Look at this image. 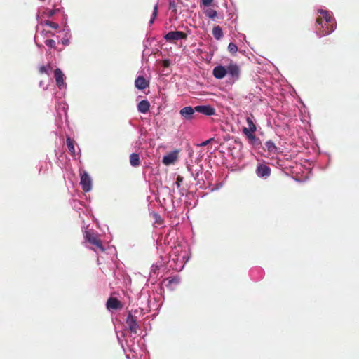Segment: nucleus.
Instances as JSON below:
<instances>
[{
    "mask_svg": "<svg viewBox=\"0 0 359 359\" xmlns=\"http://www.w3.org/2000/svg\"><path fill=\"white\" fill-rule=\"evenodd\" d=\"M319 15L316 18L317 34L325 36L332 33L336 28L334 19L326 11H318Z\"/></svg>",
    "mask_w": 359,
    "mask_h": 359,
    "instance_id": "f257e3e1",
    "label": "nucleus"
},
{
    "mask_svg": "<svg viewBox=\"0 0 359 359\" xmlns=\"http://www.w3.org/2000/svg\"><path fill=\"white\" fill-rule=\"evenodd\" d=\"M85 239L93 245L91 249L95 252H104L105 248L97 235L87 231L85 233Z\"/></svg>",
    "mask_w": 359,
    "mask_h": 359,
    "instance_id": "f03ea898",
    "label": "nucleus"
},
{
    "mask_svg": "<svg viewBox=\"0 0 359 359\" xmlns=\"http://www.w3.org/2000/svg\"><path fill=\"white\" fill-rule=\"evenodd\" d=\"M80 184L81 185L82 189L86 192L90 191L92 188V180L89 175L86 171H82L80 172Z\"/></svg>",
    "mask_w": 359,
    "mask_h": 359,
    "instance_id": "7ed1b4c3",
    "label": "nucleus"
},
{
    "mask_svg": "<svg viewBox=\"0 0 359 359\" xmlns=\"http://www.w3.org/2000/svg\"><path fill=\"white\" fill-rule=\"evenodd\" d=\"M187 37V34L182 31H171L165 36V40L169 42H175L180 39H186Z\"/></svg>",
    "mask_w": 359,
    "mask_h": 359,
    "instance_id": "20e7f679",
    "label": "nucleus"
},
{
    "mask_svg": "<svg viewBox=\"0 0 359 359\" xmlns=\"http://www.w3.org/2000/svg\"><path fill=\"white\" fill-rule=\"evenodd\" d=\"M126 323L131 332L135 334L137 333V330H139V325L137 322L136 317L133 316L131 313H128Z\"/></svg>",
    "mask_w": 359,
    "mask_h": 359,
    "instance_id": "39448f33",
    "label": "nucleus"
},
{
    "mask_svg": "<svg viewBox=\"0 0 359 359\" xmlns=\"http://www.w3.org/2000/svg\"><path fill=\"white\" fill-rule=\"evenodd\" d=\"M195 107H185L180 109V114L186 120L191 121L194 118Z\"/></svg>",
    "mask_w": 359,
    "mask_h": 359,
    "instance_id": "423d86ee",
    "label": "nucleus"
},
{
    "mask_svg": "<svg viewBox=\"0 0 359 359\" xmlns=\"http://www.w3.org/2000/svg\"><path fill=\"white\" fill-rule=\"evenodd\" d=\"M196 112L206 116H212L215 114V109L210 105H198L195 107Z\"/></svg>",
    "mask_w": 359,
    "mask_h": 359,
    "instance_id": "0eeeda50",
    "label": "nucleus"
},
{
    "mask_svg": "<svg viewBox=\"0 0 359 359\" xmlns=\"http://www.w3.org/2000/svg\"><path fill=\"white\" fill-rule=\"evenodd\" d=\"M107 308L109 310H118L123 308V304L116 298L110 297L106 304Z\"/></svg>",
    "mask_w": 359,
    "mask_h": 359,
    "instance_id": "6e6552de",
    "label": "nucleus"
},
{
    "mask_svg": "<svg viewBox=\"0 0 359 359\" xmlns=\"http://www.w3.org/2000/svg\"><path fill=\"white\" fill-rule=\"evenodd\" d=\"M178 157V151H172L164 156L162 162L165 165L173 164Z\"/></svg>",
    "mask_w": 359,
    "mask_h": 359,
    "instance_id": "1a4fd4ad",
    "label": "nucleus"
},
{
    "mask_svg": "<svg viewBox=\"0 0 359 359\" xmlns=\"http://www.w3.org/2000/svg\"><path fill=\"white\" fill-rule=\"evenodd\" d=\"M54 77L56 81V84L59 88H62L65 85V75L62 73V70L59 68H57L54 71Z\"/></svg>",
    "mask_w": 359,
    "mask_h": 359,
    "instance_id": "9d476101",
    "label": "nucleus"
},
{
    "mask_svg": "<svg viewBox=\"0 0 359 359\" xmlns=\"http://www.w3.org/2000/svg\"><path fill=\"white\" fill-rule=\"evenodd\" d=\"M271 168L264 164H259L257 168V174L261 177H269L271 175Z\"/></svg>",
    "mask_w": 359,
    "mask_h": 359,
    "instance_id": "9b49d317",
    "label": "nucleus"
},
{
    "mask_svg": "<svg viewBox=\"0 0 359 359\" xmlns=\"http://www.w3.org/2000/svg\"><path fill=\"white\" fill-rule=\"evenodd\" d=\"M149 84V81L142 76H139L135 81V86L139 90H144Z\"/></svg>",
    "mask_w": 359,
    "mask_h": 359,
    "instance_id": "f8f14e48",
    "label": "nucleus"
},
{
    "mask_svg": "<svg viewBox=\"0 0 359 359\" xmlns=\"http://www.w3.org/2000/svg\"><path fill=\"white\" fill-rule=\"evenodd\" d=\"M253 116L251 115L250 116H248L246 118V122L248 126V128H243V134H247V133H255L257 130V127L253 122Z\"/></svg>",
    "mask_w": 359,
    "mask_h": 359,
    "instance_id": "ddd939ff",
    "label": "nucleus"
},
{
    "mask_svg": "<svg viewBox=\"0 0 359 359\" xmlns=\"http://www.w3.org/2000/svg\"><path fill=\"white\" fill-rule=\"evenodd\" d=\"M212 74L216 79H223L227 74L226 68L221 65L217 66L213 69Z\"/></svg>",
    "mask_w": 359,
    "mask_h": 359,
    "instance_id": "4468645a",
    "label": "nucleus"
},
{
    "mask_svg": "<svg viewBox=\"0 0 359 359\" xmlns=\"http://www.w3.org/2000/svg\"><path fill=\"white\" fill-rule=\"evenodd\" d=\"M227 74H230L233 77H238L240 74L239 67L234 63H231L227 66L226 68Z\"/></svg>",
    "mask_w": 359,
    "mask_h": 359,
    "instance_id": "2eb2a0df",
    "label": "nucleus"
},
{
    "mask_svg": "<svg viewBox=\"0 0 359 359\" xmlns=\"http://www.w3.org/2000/svg\"><path fill=\"white\" fill-rule=\"evenodd\" d=\"M150 103L147 100L140 101L137 104V109L140 112L146 114L149 111Z\"/></svg>",
    "mask_w": 359,
    "mask_h": 359,
    "instance_id": "dca6fc26",
    "label": "nucleus"
},
{
    "mask_svg": "<svg viewBox=\"0 0 359 359\" xmlns=\"http://www.w3.org/2000/svg\"><path fill=\"white\" fill-rule=\"evenodd\" d=\"M265 146L268 152L271 154H277L279 153L278 147L276 146L275 143L269 140L265 143Z\"/></svg>",
    "mask_w": 359,
    "mask_h": 359,
    "instance_id": "f3484780",
    "label": "nucleus"
},
{
    "mask_svg": "<svg viewBox=\"0 0 359 359\" xmlns=\"http://www.w3.org/2000/svg\"><path fill=\"white\" fill-rule=\"evenodd\" d=\"M130 163L133 167H137L140 164V158L139 154L133 153L130 155Z\"/></svg>",
    "mask_w": 359,
    "mask_h": 359,
    "instance_id": "a211bd4d",
    "label": "nucleus"
},
{
    "mask_svg": "<svg viewBox=\"0 0 359 359\" xmlns=\"http://www.w3.org/2000/svg\"><path fill=\"white\" fill-rule=\"evenodd\" d=\"M212 33V35L215 37V39L217 40L221 39L223 36L222 29L219 25L215 26L213 27Z\"/></svg>",
    "mask_w": 359,
    "mask_h": 359,
    "instance_id": "6ab92c4d",
    "label": "nucleus"
},
{
    "mask_svg": "<svg viewBox=\"0 0 359 359\" xmlns=\"http://www.w3.org/2000/svg\"><path fill=\"white\" fill-rule=\"evenodd\" d=\"M67 146L69 151L73 155H75L76 151L74 148V141L70 137L67 138Z\"/></svg>",
    "mask_w": 359,
    "mask_h": 359,
    "instance_id": "aec40b11",
    "label": "nucleus"
},
{
    "mask_svg": "<svg viewBox=\"0 0 359 359\" xmlns=\"http://www.w3.org/2000/svg\"><path fill=\"white\" fill-rule=\"evenodd\" d=\"M244 135L252 144H255L257 142H259V139L256 137L255 133L248 132L247 134Z\"/></svg>",
    "mask_w": 359,
    "mask_h": 359,
    "instance_id": "412c9836",
    "label": "nucleus"
},
{
    "mask_svg": "<svg viewBox=\"0 0 359 359\" xmlns=\"http://www.w3.org/2000/svg\"><path fill=\"white\" fill-rule=\"evenodd\" d=\"M152 217L154 219V223L157 225H162L164 222L163 219L161 217L158 213L153 212Z\"/></svg>",
    "mask_w": 359,
    "mask_h": 359,
    "instance_id": "4be33fe9",
    "label": "nucleus"
},
{
    "mask_svg": "<svg viewBox=\"0 0 359 359\" xmlns=\"http://www.w3.org/2000/svg\"><path fill=\"white\" fill-rule=\"evenodd\" d=\"M205 14L209 18L213 19L217 16V11H215L214 9L208 8L205 10Z\"/></svg>",
    "mask_w": 359,
    "mask_h": 359,
    "instance_id": "5701e85b",
    "label": "nucleus"
},
{
    "mask_svg": "<svg viewBox=\"0 0 359 359\" xmlns=\"http://www.w3.org/2000/svg\"><path fill=\"white\" fill-rule=\"evenodd\" d=\"M228 50L231 54L234 55L238 51V47L237 46L233 43H230L228 46Z\"/></svg>",
    "mask_w": 359,
    "mask_h": 359,
    "instance_id": "b1692460",
    "label": "nucleus"
},
{
    "mask_svg": "<svg viewBox=\"0 0 359 359\" xmlns=\"http://www.w3.org/2000/svg\"><path fill=\"white\" fill-rule=\"evenodd\" d=\"M158 4H156V5L154 6V11H153V13H152V16L151 18V20H150V22L149 23L150 24H152L154 23L156 18V15H157V13H158Z\"/></svg>",
    "mask_w": 359,
    "mask_h": 359,
    "instance_id": "393cba45",
    "label": "nucleus"
},
{
    "mask_svg": "<svg viewBox=\"0 0 359 359\" xmlns=\"http://www.w3.org/2000/svg\"><path fill=\"white\" fill-rule=\"evenodd\" d=\"M44 25H46L53 29H55L59 27V25L57 23H55V22H51L49 20H46L44 22Z\"/></svg>",
    "mask_w": 359,
    "mask_h": 359,
    "instance_id": "a878e982",
    "label": "nucleus"
},
{
    "mask_svg": "<svg viewBox=\"0 0 359 359\" xmlns=\"http://www.w3.org/2000/svg\"><path fill=\"white\" fill-rule=\"evenodd\" d=\"M45 44L52 48H55V41L53 39H46L45 41Z\"/></svg>",
    "mask_w": 359,
    "mask_h": 359,
    "instance_id": "bb28decb",
    "label": "nucleus"
},
{
    "mask_svg": "<svg viewBox=\"0 0 359 359\" xmlns=\"http://www.w3.org/2000/svg\"><path fill=\"white\" fill-rule=\"evenodd\" d=\"M168 282V285L170 286V287L173 285H177L180 282L179 279L177 278H172V279H168L167 280Z\"/></svg>",
    "mask_w": 359,
    "mask_h": 359,
    "instance_id": "cd10ccee",
    "label": "nucleus"
},
{
    "mask_svg": "<svg viewBox=\"0 0 359 359\" xmlns=\"http://www.w3.org/2000/svg\"><path fill=\"white\" fill-rule=\"evenodd\" d=\"M51 69V67L49 65L48 66H41L39 68V72L41 74H48V69Z\"/></svg>",
    "mask_w": 359,
    "mask_h": 359,
    "instance_id": "c85d7f7f",
    "label": "nucleus"
},
{
    "mask_svg": "<svg viewBox=\"0 0 359 359\" xmlns=\"http://www.w3.org/2000/svg\"><path fill=\"white\" fill-rule=\"evenodd\" d=\"M213 0H201V6L203 5L204 6H209L212 3Z\"/></svg>",
    "mask_w": 359,
    "mask_h": 359,
    "instance_id": "c756f323",
    "label": "nucleus"
},
{
    "mask_svg": "<svg viewBox=\"0 0 359 359\" xmlns=\"http://www.w3.org/2000/svg\"><path fill=\"white\" fill-rule=\"evenodd\" d=\"M183 182V177L180 175H178L175 182V184L178 188L180 187L181 183Z\"/></svg>",
    "mask_w": 359,
    "mask_h": 359,
    "instance_id": "7c9ffc66",
    "label": "nucleus"
},
{
    "mask_svg": "<svg viewBox=\"0 0 359 359\" xmlns=\"http://www.w3.org/2000/svg\"><path fill=\"white\" fill-rule=\"evenodd\" d=\"M212 141H214V138H210L204 142H203L201 144H200V146H206L208 145V144H210V142H212Z\"/></svg>",
    "mask_w": 359,
    "mask_h": 359,
    "instance_id": "2f4dec72",
    "label": "nucleus"
},
{
    "mask_svg": "<svg viewBox=\"0 0 359 359\" xmlns=\"http://www.w3.org/2000/svg\"><path fill=\"white\" fill-rule=\"evenodd\" d=\"M55 13V10H50L49 12H48V16L49 17H51L53 16Z\"/></svg>",
    "mask_w": 359,
    "mask_h": 359,
    "instance_id": "473e14b6",
    "label": "nucleus"
},
{
    "mask_svg": "<svg viewBox=\"0 0 359 359\" xmlns=\"http://www.w3.org/2000/svg\"><path fill=\"white\" fill-rule=\"evenodd\" d=\"M62 43H63L64 45H68V44H69V40H68V39L63 40V41H62Z\"/></svg>",
    "mask_w": 359,
    "mask_h": 359,
    "instance_id": "72a5a7b5",
    "label": "nucleus"
},
{
    "mask_svg": "<svg viewBox=\"0 0 359 359\" xmlns=\"http://www.w3.org/2000/svg\"><path fill=\"white\" fill-rule=\"evenodd\" d=\"M168 65H169V62L168 60H165L164 61V66L167 67V66H168Z\"/></svg>",
    "mask_w": 359,
    "mask_h": 359,
    "instance_id": "f704fd0d",
    "label": "nucleus"
}]
</instances>
